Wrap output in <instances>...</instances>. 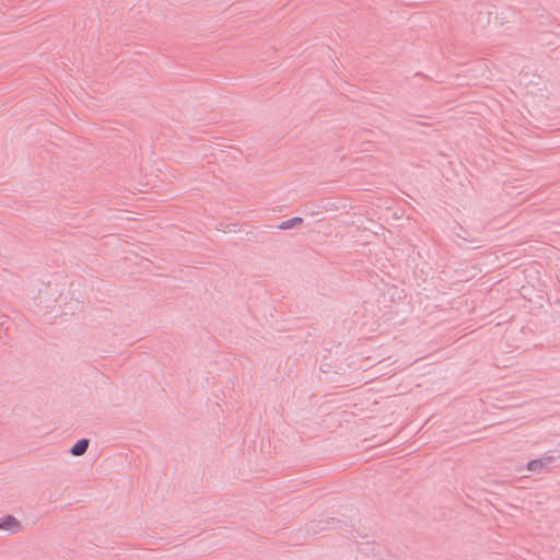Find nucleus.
I'll return each mask as SVG.
<instances>
[{"label": "nucleus", "mask_w": 560, "mask_h": 560, "mask_svg": "<svg viewBox=\"0 0 560 560\" xmlns=\"http://www.w3.org/2000/svg\"><path fill=\"white\" fill-rule=\"evenodd\" d=\"M20 529L21 523L14 516L7 515L0 520V530L18 533Z\"/></svg>", "instance_id": "obj_1"}, {"label": "nucleus", "mask_w": 560, "mask_h": 560, "mask_svg": "<svg viewBox=\"0 0 560 560\" xmlns=\"http://www.w3.org/2000/svg\"><path fill=\"white\" fill-rule=\"evenodd\" d=\"M89 441L85 439L79 440L71 448V454L80 456L86 452Z\"/></svg>", "instance_id": "obj_2"}, {"label": "nucleus", "mask_w": 560, "mask_h": 560, "mask_svg": "<svg viewBox=\"0 0 560 560\" xmlns=\"http://www.w3.org/2000/svg\"><path fill=\"white\" fill-rule=\"evenodd\" d=\"M302 222V219L301 218H292L288 221H284L282 222L280 225H279V229H282V230H288V229H292L294 226H298L300 225Z\"/></svg>", "instance_id": "obj_3"}, {"label": "nucleus", "mask_w": 560, "mask_h": 560, "mask_svg": "<svg viewBox=\"0 0 560 560\" xmlns=\"http://www.w3.org/2000/svg\"><path fill=\"white\" fill-rule=\"evenodd\" d=\"M545 463L541 459H534L527 464V469L530 471H539L544 468Z\"/></svg>", "instance_id": "obj_4"}]
</instances>
